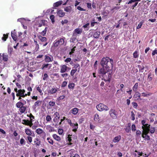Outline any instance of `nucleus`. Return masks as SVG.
<instances>
[{
	"instance_id": "1",
	"label": "nucleus",
	"mask_w": 157,
	"mask_h": 157,
	"mask_svg": "<svg viewBox=\"0 0 157 157\" xmlns=\"http://www.w3.org/2000/svg\"><path fill=\"white\" fill-rule=\"evenodd\" d=\"M100 63L102 68L99 71L98 74L104 76L107 72L110 71H112L113 67V59H110L108 57H103L102 58Z\"/></svg>"
},
{
	"instance_id": "2",
	"label": "nucleus",
	"mask_w": 157,
	"mask_h": 157,
	"mask_svg": "<svg viewBox=\"0 0 157 157\" xmlns=\"http://www.w3.org/2000/svg\"><path fill=\"white\" fill-rule=\"evenodd\" d=\"M26 103V101L24 100L23 102L20 101L17 102L16 104V107L19 108V111L21 114L24 113L26 109V105L24 106Z\"/></svg>"
},
{
	"instance_id": "3",
	"label": "nucleus",
	"mask_w": 157,
	"mask_h": 157,
	"mask_svg": "<svg viewBox=\"0 0 157 157\" xmlns=\"http://www.w3.org/2000/svg\"><path fill=\"white\" fill-rule=\"evenodd\" d=\"M96 108L98 110L100 111H107L109 109L108 107L102 103H100L96 106Z\"/></svg>"
},
{
	"instance_id": "4",
	"label": "nucleus",
	"mask_w": 157,
	"mask_h": 157,
	"mask_svg": "<svg viewBox=\"0 0 157 157\" xmlns=\"http://www.w3.org/2000/svg\"><path fill=\"white\" fill-rule=\"evenodd\" d=\"M109 113L110 117L113 119H116L117 117L118 113L114 109H111Z\"/></svg>"
},
{
	"instance_id": "5",
	"label": "nucleus",
	"mask_w": 157,
	"mask_h": 157,
	"mask_svg": "<svg viewBox=\"0 0 157 157\" xmlns=\"http://www.w3.org/2000/svg\"><path fill=\"white\" fill-rule=\"evenodd\" d=\"M142 128L143 129L142 137L143 138H145L144 135H146L148 134L150 131V128L149 127H142Z\"/></svg>"
},
{
	"instance_id": "6",
	"label": "nucleus",
	"mask_w": 157,
	"mask_h": 157,
	"mask_svg": "<svg viewBox=\"0 0 157 157\" xmlns=\"http://www.w3.org/2000/svg\"><path fill=\"white\" fill-rule=\"evenodd\" d=\"M60 72L61 73L65 72L67 70L68 67L65 65H61L60 66Z\"/></svg>"
},
{
	"instance_id": "7",
	"label": "nucleus",
	"mask_w": 157,
	"mask_h": 157,
	"mask_svg": "<svg viewBox=\"0 0 157 157\" xmlns=\"http://www.w3.org/2000/svg\"><path fill=\"white\" fill-rule=\"evenodd\" d=\"M11 35L13 40L14 41H16L17 40V39H18V36L17 35L16 33L15 32V30L11 32Z\"/></svg>"
},
{
	"instance_id": "8",
	"label": "nucleus",
	"mask_w": 157,
	"mask_h": 157,
	"mask_svg": "<svg viewBox=\"0 0 157 157\" xmlns=\"http://www.w3.org/2000/svg\"><path fill=\"white\" fill-rule=\"evenodd\" d=\"M53 60V58L52 56H49L47 55L45 56V60L46 62H52Z\"/></svg>"
},
{
	"instance_id": "9",
	"label": "nucleus",
	"mask_w": 157,
	"mask_h": 157,
	"mask_svg": "<svg viewBox=\"0 0 157 157\" xmlns=\"http://www.w3.org/2000/svg\"><path fill=\"white\" fill-rule=\"evenodd\" d=\"M25 90L23 89L19 90H18V92L17 93L16 95L17 97L20 96L22 97L24 93H25Z\"/></svg>"
},
{
	"instance_id": "10",
	"label": "nucleus",
	"mask_w": 157,
	"mask_h": 157,
	"mask_svg": "<svg viewBox=\"0 0 157 157\" xmlns=\"http://www.w3.org/2000/svg\"><path fill=\"white\" fill-rule=\"evenodd\" d=\"M73 124L71 125V126L73 128L72 130V131L76 132L78 128V124L77 123H76L75 124L73 123Z\"/></svg>"
},
{
	"instance_id": "11",
	"label": "nucleus",
	"mask_w": 157,
	"mask_h": 157,
	"mask_svg": "<svg viewBox=\"0 0 157 157\" xmlns=\"http://www.w3.org/2000/svg\"><path fill=\"white\" fill-rule=\"evenodd\" d=\"M57 91V90L56 88H52L51 90H49L48 92V94L51 95L56 93Z\"/></svg>"
},
{
	"instance_id": "12",
	"label": "nucleus",
	"mask_w": 157,
	"mask_h": 157,
	"mask_svg": "<svg viewBox=\"0 0 157 157\" xmlns=\"http://www.w3.org/2000/svg\"><path fill=\"white\" fill-rule=\"evenodd\" d=\"M34 142L36 147L39 146L41 143L40 139L38 138H36L35 139Z\"/></svg>"
},
{
	"instance_id": "13",
	"label": "nucleus",
	"mask_w": 157,
	"mask_h": 157,
	"mask_svg": "<svg viewBox=\"0 0 157 157\" xmlns=\"http://www.w3.org/2000/svg\"><path fill=\"white\" fill-rule=\"evenodd\" d=\"M57 13L60 17H63L65 15V13L62 10H60L58 11L57 12Z\"/></svg>"
},
{
	"instance_id": "14",
	"label": "nucleus",
	"mask_w": 157,
	"mask_h": 157,
	"mask_svg": "<svg viewBox=\"0 0 157 157\" xmlns=\"http://www.w3.org/2000/svg\"><path fill=\"white\" fill-rule=\"evenodd\" d=\"M78 109L77 108H74L71 110V111L72 114L74 115H76L78 113Z\"/></svg>"
},
{
	"instance_id": "15",
	"label": "nucleus",
	"mask_w": 157,
	"mask_h": 157,
	"mask_svg": "<svg viewBox=\"0 0 157 157\" xmlns=\"http://www.w3.org/2000/svg\"><path fill=\"white\" fill-rule=\"evenodd\" d=\"M121 139V136L119 135L116 136L113 140V141L114 143H116L119 142Z\"/></svg>"
},
{
	"instance_id": "16",
	"label": "nucleus",
	"mask_w": 157,
	"mask_h": 157,
	"mask_svg": "<svg viewBox=\"0 0 157 157\" xmlns=\"http://www.w3.org/2000/svg\"><path fill=\"white\" fill-rule=\"evenodd\" d=\"M63 3L62 1H59L57 2L56 3H54L53 4V6L55 7H57L61 5Z\"/></svg>"
},
{
	"instance_id": "17",
	"label": "nucleus",
	"mask_w": 157,
	"mask_h": 157,
	"mask_svg": "<svg viewBox=\"0 0 157 157\" xmlns=\"http://www.w3.org/2000/svg\"><path fill=\"white\" fill-rule=\"evenodd\" d=\"M100 34V32L99 31H97L94 32L93 36L95 38H99Z\"/></svg>"
},
{
	"instance_id": "18",
	"label": "nucleus",
	"mask_w": 157,
	"mask_h": 157,
	"mask_svg": "<svg viewBox=\"0 0 157 157\" xmlns=\"http://www.w3.org/2000/svg\"><path fill=\"white\" fill-rule=\"evenodd\" d=\"M38 39L42 42H46L47 41V38L45 37H43L41 36H38Z\"/></svg>"
},
{
	"instance_id": "19",
	"label": "nucleus",
	"mask_w": 157,
	"mask_h": 157,
	"mask_svg": "<svg viewBox=\"0 0 157 157\" xmlns=\"http://www.w3.org/2000/svg\"><path fill=\"white\" fill-rule=\"evenodd\" d=\"M52 136L55 140L57 141H59L61 140L60 137L56 134H53Z\"/></svg>"
},
{
	"instance_id": "20",
	"label": "nucleus",
	"mask_w": 157,
	"mask_h": 157,
	"mask_svg": "<svg viewBox=\"0 0 157 157\" xmlns=\"http://www.w3.org/2000/svg\"><path fill=\"white\" fill-rule=\"evenodd\" d=\"M25 132L26 134L29 136H31L32 134L31 130L29 129H25Z\"/></svg>"
},
{
	"instance_id": "21",
	"label": "nucleus",
	"mask_w": 157,
	"mask_h": 157,
	"mask_svg": "<svg viewBox=\"0 0 157 157\" xmlns=\"http://www.w3.org/2000/svg\"><path fill=\"white\" fill-rule=\"evenodd\" d=\"M47 129H48V131L50 132H54L55 130L54 127H53L50 125L47 126Z\"/></svg>"
},
{
	"instance_id": "22",
	"label": "nucleus",
	"mask_w": 157,
	"mask_h": 157,
	"mask_svg": "<svg viewBox=\"0 0 157 157\" xmlns=\"http://www.w3.org/2000/svg\"><path fill=\"white\" fill-rule=\"evenodd\" d=\"M54 116L55 117L54 119H53V121L54 122H55V118H56V119H59L60 118L59 114L58 112H55L54 115Z\"/></svg>"
},
{
	"instance_id": "23",
	"label": "nucleus",
	"mask_w": 157,
	"mask_h": 157,
	"mask_svg": "<svg viewBox=\"0 0 157 157\" xmlns=\"http://www.w3.org/2000/svg\"><path fill=\"white\" fill-rule=\"evenodd\" d=\"M3 59L4 61H6L8 59V55L6 53H3L2 54Z\"/></svg>"
},
{
	"instance_id": "24",
	"label": "nucleus",
	"mask_w": 157,
	"mask_h": 157,
	"mask_svg": "<svg viewBox=\"0 0 157 157\" xmlns=\"http://www.w3.org/2000/svg\"><path fill=\"white\" fill-rule=\"evenodd\" d=\"M65 39V37H63V38H61L60 40H57L59 45H62L63 44L64 42Z\"/></svg>"
},
{
	"instance_id": "25",
	"label": "nucleus",
	"mask_w": 157,
	"mask_h": 157,
	"mask_svg": "<svg viewBox=\"0 0 157 157\" xmlns=\"http://www.w3.org/2000/svg\"><path fill=\"white\" fill-rule=\"evenodd\" d=\"M72 8L71 6H69L65 8L64 9V11L70 13L71 11Z\"/></svg>"
},
{
	"instance_id": "26",
	"label": "nucleus",
	"mask_w": 157,
	"mask_h": 157,
	"mask_svg": "<svg viewBox=\"0 0 157 157\" xmlns=\"http://www.w3.org/2000/svg\"><path fill=\"white\" fill-rule=\"evenodd\" d=\"M131 131V124L129 123L128 124V126L126 127L125 131L127 132H129Z\"/></svg>"
},
{
	"instance_id": "27",
	"label": "nucleus",
	"mask_w": 157,
	"mask_h": 157,
	"mask_svg": "<svg viewBox=\"0 0 157 157\" xmlns=\"http://www.w3.org/2000/svg\"><path fill=\"white\" fill-rule=\"evenodd\" d=\"M152 94V93L150 92H149L147 94L143 92L142 93V96L144 97H147L148 96H151Z\"/></svg>"
},
{
	"instance_id": "28",
	"label": "nucleus",
	"mask_w": 157,
	"mask_h": 157,
	"mask_svg": "<svg viewBox=\"0 0 157 157\" xmlns=\"http://www.w3.org/2000/svg\"><path fill=\"white\" fill-rule=\"evenodd\" d=\"M75 86V84L73 83H69L68 85V88L69 89H74Z\"/></svg>"
},
{
	"instance_id": "29",
	"label": "nucleus",
	"mask_w": 157,
	"mask_h": 157,
	"mask_svg": "<svg viewBox=\"0 0 157 157\" xmlns=\"http://www.w3.org/2000/svg\"><path fill=\"white\" fill-rule=\"evenodd\" d=\"M44 131L41 128H38L36 130V132L38 135H40Z\"/></svg>"
},
{
	"instance_id": "30",
	"label": "nucleus",
	"mask_w": 157,
	"mask_h": 157,
	"mask_svg": "<svg viewBox=\"0 0 157 157\" xmlns=\"http://www.w3.org/2000/svg\"><path fill=\"white\" fill-rule=\"evenodd\" d=\"M140 94L138 91H136L135 94L134 95V97L135 98H137V99L140 98Z\"/></svg>"
},
{
	"instance_id": "31",
	"label": "nucleus",
	"mask_w": 157,
	"mask_h": 157,
	"mask_svg": "<svg viewBox=\"0 0 157 157\" xmlns=\"http://www.w3.org/2000/svg\"><path fill=\"white\" fill-rule=\"evenodd\" d=\"M138 82H136L133 86L132 87V89L134 91L136 92L137 90V89L138 88Z\"/></svg>"
},
{
	"instance_id": "32",
	"label": "nucleus",
	"mask_w": 157,
	"mask_h": 157,
	"mask_svg": "<svg viewBox=\"0 0 157 157\" xmlns=\"http://www.w3.org/2000/svg\"><path fill=\"white\" fill-rule=\"evenodd\" d=\"M61 75L63 78H64V80H66L67 79V77L68 76V74L67 73H63L61 74Z\"/></svg>"
},
{
	"instance_id": "33",
	"label": "nucleus",
	"mask_w": 157,
	"mask_h": 157,
	"mask_svg": "<svg viewBox=\"0 0 157 157\" xmlns=\"http://www.w3.org/2000/svg\"><path fill=\"white\" fill-rule=\"evenodd\" d=\"M138 67L139 69V71L143 72V70L144 68V66L143 65H138Z\"/></svg>"
},
{
	"instance_id": "34",
	"label": "nucleus",
	"mask_w": 157,
	"mask_h": 157,
	"mask_svg": "<svg viewBox=\"0 0 157 157\" xmlns=\"http://www.w3.org/2000/svg\"><path fill=\"white\" fill-rule=\"evenodd\" d=\"M139 54L137 51H135L133 53V57L134 58H138L139 57Z\"/></svg>"
},
{
	"instance_id": "35",
	"label": "nucleus",
	"mask_w": 157,
	"mask_h": 157,
	"mask_svg": "<svg viewBox=\"0 0 157 157\" xmlns=\"http://www.w3.org/2000/svg\"><path fill=\"white\" fill-rule=\"evenodd\" d=\"M22 123L25 125H29L28 124L29 122V120H26L25 119H23L22 120Z\"/></svg>"
},
{
	"instance_id": "36",
	"label": "nucleus",
	"mask_w": 157,
	"mask_h": 157,
	"mask_svg": "<svg viewBox=\"0 0 157 157\" xmlns=\"http://www.w3.org/2000/svg\"><path fill=\"white\" fill-rule=\"evenodd\" d=\"M75 32L77 34H81L82 32V30L81 29L77 28L75 30Z\"/></svg>"
},
{
	"instance_id": "37",
	"label": "nucleus",
	"mask_w": 157,
	"mask_h": 157,
	"mask_svg": "<svg viewBox=\"0 0 157 157\" xmlns=\"http://www.w3.org/2000/svg\"><path fill=\"white\" fill-rule=\"evenodd\" d=\"M77 69H72L71 71L70 75L72 76H73L74 74L77 71Z\"/></svg>"
},
{
	"instance_id": "38",
	"label": "nucleus",
	"mask_w": 157,
	"mask_h": 157,
	"mask_svg": "<svg viewBox=\"0 0 157 157\" xmlns=\"http://www.w3.org/2000/svg\"><path fill=\"white\" fill-rule=\"evenodd\" d=\"M8 34H4L3 35V36L2 37V40L3 41H5L7 39L8 37Z\"/></svg>"
},
{
	"instance_id": "39",
	"label": "nucleus",
	"mask_w": 157,
	"mask_h": 157,
	"mask_svg": "<svg viewBox=\"0 0 157 157\" xmlns=\"http://www.w3.org/2000/svg\"><path fill=\"white\" fill-rule=\"evenodd\" d=\"M73 66L74 68L75 69H77V68H78V71H79L80 68V65L78 63H75L74 64Z\"/></svg>"
},
{
	"instance_id": "40",
	"label": "nucleus",
	"mask_w": 157,
	"mask_h": 157,
	"mask_svg": "<svg viewBox=\"0 0 157 157\" xmlns=\"http://www.w3.org/2000/svg\"><path fill=\"white\" fill-rule=\"evenodd\" d=\"M40 137L43 138V139H45L46 136V134L45 132L44 131L40 134Z\"/></svg>"
},
{
	"instance_id": "41",
	"label": "nucleus",
	"mask_w": 157,
	"mask_h": 157,
	"mask_svg": "<svg viewBox=\"0 0 157 157\" xmlns=\"http://www.w3.org/2000/svg\"><path fill=\"white\" fill-rule=\"evenodd\" d=\"M42 101L39 100L37 101H36L35 102L34 104V106H39L41 103Z\"/></svg>"
},
{
	"instance_id": "42",
	"label": "nucleus",
	"mask_w": 157,
	"mask_h": 157,
	"mask_svg": "<svg viewBox=\"0 0 157 157\" xmlns=\"http://www.w3.org/2000/svg\"><path fill=\"white\" fill-rule=\"evenodd\" d=\"M94 120L95 121H99V116L98 114L96 113L94 117Z\"/></svg>"
},
{
	"instance_id": "43",
	"label": "nucleus",
	"mask_w": 157,
	"mask_h": 157,
	"mask_svg": "<svg viewBox=\"0 0 157 157\" xmlns=\"http://www.w3.org/2000/svg\"><path fill=\"white\" fill-rule=\"evenodd\" d=\"M155 127H151V128H150L149 132L151 134L154 133L155 132Z\"/></svg>"
},
{
	"instance_id": "44",
	"label": "nucleus",
	"mask_w": 157,
	"mask_h": 157,
	"mask_svg": "<svg viewBox=\"0 0 157 157\" xmlns=\"http://www.w3.org/2000/svg\"><path fill=\"white\" fill-rule=\"evenodd\" d=\"M47 140L48 141V142L52 145H53L54 144V142L53 140L50 139L49 137L47 138Z\"/></svg>"
},
{
	"instance_id": "45",
	"label": "nucleus",
	"mask_w": 157,
	"mask_h": 157,
	"mask_svg": "<svg viewBox=\"0 0 157 157\" xmlns=\"http://www.w3.org/2000/svg\"><path fill=\"white\" fill-rule=\"evenodd\" d=\"M20 143L21 145H25L26 142L23 138H21L20 140Z\"/></svg>"
},
{
	"instance_id": "46",
	"label": "nucleus",
	"mask_w": 157,
	"mask_h": 157,
	"mask_svg": "<svg viewBox=\"0 0 157 157\" xmlns=\"http://www.w3.org/2000/svg\"><path fill=\"white\" fill-rule=\"evenodd\" d=\"M141 0H130L127 3H128V4H132V3L134 2H138L140 1Z\"/></svg>"
},
{
	"instance_id": "47",
	"label": "nucleus",
	"mask_w": 157,
	"mask_h": 157,
	"mask_svg": "<svg viewBox=\"0 0 157 157\" xmlns=\"http://www.w3.org/2000/svg\"><path fill=\"white\" fill-rule=\"evenodd\" d=\"M54 18L55 16L54 15H51L50 17V18L51 20L52 23H54L55 22Z\"/></svg>"
},
{
	"instance_id": "48",
	"label": "nucleus",
	"mask_w": 157,
	"mask_h": 157,
	"mask_svg": "<svg viewBox=\"0 0 157 157\" xmlns=\"http://www.w3.org/2000/svg\"><path fill=\"white\" fill-rule=\"evenodd\" d=\"M55 101H50L49 103V105L51 107H53L55 106Z\"/></svg>"
},
{
	"instance_id": "49",
	"label": "nucleus",
	"mask_w": 157,
	"mask_h": 157,
	"mask_svg": "<svg viewBox=\"0 0 157 157\" xmlns=\"http://www.w3.org/2000/svg\"><path fill=\"white\" fill-rule=\"evenodd\" d=\"M53 46L55 47H57L58 46L59 44L58 41L56 40H55L53 43Z\"/></svg>"
},
{
	"instance_id": "50",
	"label": "nucleus",
	"mask_w": 157,
	"mask_h": 157,
	"mask_svg": "<svg viewBox=\"0 0 157 157\" xmlns=\"http://www.w3.org/2000/svg\"><path fill=\"white\" fill-rule=\"evenodd\" d=\"M143 21H141L140 23L138 25V26L136 27V29H139L141 28L142 25L143 24Z\"/></svg>"
},
{
	"instance_id": "51",
	"label": "nucleus",
	"mask_w": 157,
	"mask_h": 157,
	"mask_svg": "<svg viewBox=\"0 0 157 157\" xmlns=\"http://www.w3.org/2000/svg\"><path fill=\"white\" fill-rule=\"evenodd\" d=\"M151 74L150 73H149L147 76V78L149 79V81H151L152 79V77H151Z\"/></svg>"
},
{
	"instance_id": "52",
	"label": "nucleus",
	"mask_w": 157,
	"mask_h": 157,
	"mask_svg": "<svg viewBox=\"0 0 157 157\" xmlns=\"http://www.w3.org/2000/svg\"><path fill=\"white\" fill-rule=\"evenodd\" d=\"M46 120L47 121H49L52 120V118L50 115H48L46 117Z\"/></svg>"
},
{
	"instance_id": "53",
	"label": "nucleus",
	"mask_w": 157,
	"mask_h": 157,
	"mask_svg": "<svg viewBox=\"0 0 157 157\" xmlns=\"http://www.w3.org/2000/svg\"><path fill=\"white\" fill-rule=\"evenodd\" d=\"M67 82L65 81H63L61 85V87H64L66 86H67Z\"/></svg>"
},
{
	"instance_id": "54",
	"label": "nucleus",
	"mask_w": 157,
	"mask_h": 157,
	"mask_svg": "<svg viewBox=\"0 0 157 157\" xmlns=\"http://www.w3.org/2000/svg\"><path fill=\"white\" fill-rule=\"evenodd\" d=\"M49 65L48 63L43 64L42 67V69H43L44 68H47Z\"/></svg>"
},
{
	"instance_id": "55",
	"label": "nucleus",
	"mask_w": 157,
	"mask_h": 157,
	"mask_svg": "<svg viewBox=\"0 0 157 157\" xmlns=\"http://www.w3.org/2000/svg\"><path fill=\"white\" fill-rule=\"evenodd\" d=\"M131 117H132V121H134L135 120V114H134V112L132 111L131 112Z\"/></svg>"
},
{
	"instance_id": "56",
	"label": "nucleus",
	"mask_w": 157,
	"mask_h": 157,
	"mask_svg": "<svg viewBox=\"0 0 157 157\" xmlns=\"http://www.w3.org/2000/svg\"><path fill=\"white\" fill-rule=\"evenodd\" d=\"M95 21V20L94 18H93L92 19V21H91L90 23L91 27H93L94 26L95 24H94V21Z\"/></svg>"
},
{
	"instance_id": "57",
	"label": "nucleus",
	"mask_w": 157,
	"mask_h": 157,
	"mask_svg": "<svg viewBox=\"0 0 157 157\" xmlns=\"http://www.w3.org/2000/svg\"><path fill=\"white\" fill-rule=\"evenodd\" d=\"M27 139L30 143H31L32 141V137H31L30 136H28Z\"/></svg>"
},
{
	"instance_id": "58",
	"label": "nucleus",
	"mask_w": 157,
	"mask_h": 157,
	"mask_svg": "<svg viewBox=\"0 0 157 157\" xmlns=\"http://www.w3.org/2000/svg\"><path fill=\"white\" fill-rule=\"evenodd\" d=\"M111 74L109 72V74H108V77H107V80L109 81H110L111 79Z\"/></svg>"
},
{
	"instance_id": "59",
	"label": "nucleus",
	"mask_w": 157,
	"mask_h": 157,
	"mask_svg": "<svg viewBox=\"0 0 157 157\" xmlns=\"http://www.w3.org/2000/svg\"><path fill=\"white\" fill-rule=\"evenodd\" d=\"M157 54V49L155 48V50L153 51L152 53V56H154L155 54Z\"/></svg>"
},
{
	"instance_id": "60",
	"label": "nucleus",
	"mask_w": 157,
	"mask_h": 157,
	"mask_svg": "<svg viewBox=\"0 0 157 157\" xmlns=\"http://www.w3.org/2000/svg\"><path fill=\"white\" fill-rule=\"evenodd\" d=\"M71 60V59L70 58H68L65 60L64 61L67 63H68L70 62Z\"/></svg>"
},
{
	"instance_id": "61",
	"label": "nucleus",
	"mask_w": 157,
	"mask_h": 157,
	"mask_svg": "<svg viewBox=\"0 0 157 157\" xmlns=\"http://www.w3.org/2000/svg\"><path fill=\"white\" fill-rule=\"evenodd\" d=\"M132 130L134 131L136 130V127L134 124H133L132 125Z\"/></svg>"
},
{
	"instance_id": "62",
	"label": "nucleus",
	"mask_w": 157,
	"mask_h": 157,
	"mask_svg": "<svg viewBox=\"0 0 157 157\" xmlns=\"http://www.w3.org/2000/svg\"><path fill=\"white\" fill-rule=\"evenodd\" d=\"M48 77V75L46 73H45L43 76V79L44 80H45L46 78Z\"/></svg>"
},
{
	"instance_id": "63",
	"label": "nucleus",
	"mask_w": 157,
	"mask_h": 157,
	"mask_svg": "<svg viewBox=\"0 0 157 157\" xmlns=\"http://www.w3.org/2000/svg\"><path fill=\"white\" fill-rule=\"evenodd\" d=\"M68 21L67 19H65L64 21L62 20L61 21L62 25H63L64 24H67V23Z\"/></svg>"
},
{
	"instance_id": "64",
	"label": "nucleus",
	"mask_w": 157,
	"mask_h": 157,
	"mask_svg": "<svg viewBox=\"0 0 157 157\" xmlns=\"http://www.w3.org/2000/svg\"><path fill=\"white\" fill-rule=\"evenodd\" d=\"M39 48V45L38 44H36V47H35V50L36 51H38Z\"/></svg>"
}]
</instances>
